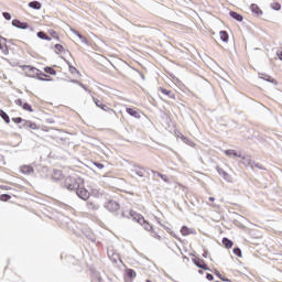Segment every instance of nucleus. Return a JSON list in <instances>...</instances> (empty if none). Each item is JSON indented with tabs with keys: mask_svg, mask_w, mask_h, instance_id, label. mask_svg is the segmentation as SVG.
I'll return each instance as SVG.
<instances>
[{
	"mask_svg": "<svg viewBox=\"0 0 282 282\" xmlns=\"http://www.w3.org/2000/svg\"><path fill=\"white\" fill-rule=\"evenodd\" d=\"M12 122H14L15 124H21V122H25V120H23V118L21 117H15L12 118Z\"/></svg>",
	"mask_w": 282,
	"mask_h": 282,
	"instance_id": "obj_36",
	"label": "nucleus"
},
{
	"mask_svg": "<svg viewBox=\"0 0 282 282\" xmlns=\"http://www.w3.org/2000/svg\"><path fill=\"white\" fill-rule=\"evenodd\" d=\"M121 217H124V212L121 213Z\"/></svg>",
	"mask_w": 282,
	"mask_h": 282,
	"instance_id": "obj_56",
	"label": "nucleus"
},
{
	"mask_svg": "<svg viewBox=\"0 0 282 282\" xmlns=\"http://www.w3.org/2000/svg\"><path fill=\"white\" fill-rule=\"evenodd\" d=\"M12 25L13 28H18V30H28V28H30L28 22H21L19 19L12 20Z\"/></svg>",
	"mask_w": 282,
	"mask_h": 282,
	"instance_id": "obj_8",
	"label": "nucleus"
},
{
	"mask_svg": "<svg viewBox=\"0 0 282 282\" xmlns=\"http://www.w3.org/2000/svg\"><path fill=\"white\" fill-rule=\"evenodd\" d=\"M37 39H41L42 41H52V37L47 35V33L40 31L36 33Z\"/></svg>",
	"mask_w": 282,
	"mask_h": 282,
	"instance_id": "obj_18",
	"label": "nucleus"
},
{
	"mask_svg": "<svg viewBox=\"0 0 282 282\" xmlns=\"http://www.w3.org/2000/svg\"><path fill=\"white\" fill-rule=\"evenodd\" d=\"M276 56H278V58H279L280 61H282V51H278V52H276Z\"/></svg>",
	"mask_w": 282,
	"mask_h": 282,
	"instance_id": "obj_47",
	"label": "nucleus"
},
{
	"mask_svg": "<svg viewBox=\"0 0 282 282\" xmlns=\"http://www.w3.org/2000/svg\"><path fill=\"white\" fill-rule=\"evenodd\" d=\"M1 202H9V199H12V196H10L9 194H2L0 196Z\"/></svg>",
	"mask_w": 282,
	"mask_h": 282,
	"instance_id": "obj_35",
	"label": "nucleus"
},
{
	"mask_svg": "<svg viewBox=\"0 0 282 282\" xmlns=\"http://www.w3.org/2000/svg\"><path fill=\"white\" fill-rule=\"evenodd\" d=\"M64 188H67V191H76L78 186H80V183H78V180L73 176H67L63 182Z\"/></svg>",
	"mask_w": 282,
	"mask_h": 282,
	"instance_id": "obj_1",
	"label": "nucleus"
},
{
	"mask_svg": "<svg viewBox=\"0 0 282 282\" xmlns=\"http://www.w3.org/2000/svg\"><path fill=\"white\" fill-rule=\"evenodd\" d=\"M150 173L153 174V177H161V180H163V182H165L166 184H169V176L160 173V172H155L153 170H150Z\"/></svg>",
	"mask_w": 282,
	"mask_h": 282,
	"instance_id": "obj_16",
	"label": "nucleus"
},
{
	"mask_svg": "<svg viewBox=\"0 0 282 282\" xmlns=\"http://www.w3.org/2000/svg\"><path fill=\"white\" fill-rule=\"evenodd\" d=\"M25 124H29V129H33V131H36V129H39V127L36 126V123L32 122V121H24Z\"/></svg>",
	"mask_w": 282,
	"mask_h": 282,
	"instance_id": "obj_32",
	"label": "nucleus"
},
{
	"mask_svg": "<svg viewBox=\"0 0 282 282\" xmlns=\"http://www.w3.org/2000/svg\"><path fill=\"white\" fill-rule=\"evenodd\" d=\"M181 140H183V142H188V138H186L184 135L181 137Z\"/></svg>",
	"mask_w": 282,
	"mask_h": 282,
	"instance_id": "obj_48",
	"label": "nucleus"
},
{
	"mask_svg": "<svg viewBox=\"0 0 282 282\" xmlns=\"http://www.w3.org/2000/svg\"><path fill=\"white\" fill-rule=\"evenodd\" d=\"M15 105H18V107H23V105L25 104V102H23V100H21V99H15Z\"/></svg>",
	"mask_w": 282,
	"mask_h": 282,
	"instance_id": "obj_41",
	"label": "nucleus"
},
{
	"mask_svg": "<svg viewBox=\"0 0 282 282\" xmlns=\"http://www.w3.org/2000/svg\"><path fill=\"white\" fill-rule=\"evenodd\" d=\"M93 100L96 105V107H98L99 109H102V111H107L108 113H116L115 109L109 108L107 105L102 104V101H100L98 98L93 97Z\"/></svg>",
	"mask_w": 282,
	"mask_h": 282,
	"instance_id": "obj_5",
	"label": "nucleus"
},
{
	"mask_svg": "<svg viewBox=\"0 0 282 282\" xmlns=\"http://www.w3.org/2000/svg\"><path fill=\"white\" fill-rule=\"evenodd\" d=\"M223 245L225 246V248L230 249V248H232L234 242H232V240H230L228 238H223Z\"/></svg>",
	"mask_w": 282,
	"mask_h": 282,
	"instance_id": "obj_24",
	"label": "nucleus"
},
{
	"mask_svg": "<svg viewBox=\"0 0 282 282\" xmlns=\"http://www.w3.org/2000/svg\"><path fill=\"white\" fill-rule=\"evenodd\" d=\"M209 202H215V197H209Z\"/></svg>",
	"mask_w": 282,
	"mask_h": 282,
	"instance_id": "obj_53",
	"label": "nucleus"
},
{
	"mask_svg": "<svg viewBox=\"0 0 282 282\" xmlns=\"http://www.w3.org/2000/svg\"><path fill=\"white\" fill-rule=\"evenodd\" d=\"M263 80H265L267 83H271L272 85H279V83L275 82V79L272 78L270 75H267V77L263 78Z\"/></svg>",
	"mask_w": 282,
	"mask_h": 282,
	"instance_id": "obj_31",
	"label": "nucleus"
},
{
	"mask_svg": "<svg viewBox=\"0 0 282 282\" xmlns=\"http://www.w3.org/2000/svg\"><path fill=\"white\" fill-rule=\"evenodd\" d=\"M145 282H151V280H147Z\"/></svg>",
	"mask_w": 282,
	"mask_h": 282,
	"instance_id": "obj_57",
	"label": "nucleus"
},
{
	"mask_svg": "<svg viewBox=\"0 0 282 282\" xmlns=\"http://www.w3.org/2000/svg\"><path fill=\"white\" fill-rule=\"evenodd\" d=\"M234 254H236V257L241 258L242 257L241 249L239 247L234 248Z\"/></svg>",
	"mask_w": 282,
	"mask_h": 282,
	"instance_id": "obj_38",
	"label": "nucleus"
},
{
	"mask_svg": "<svg viewBox=\"0 0 282 282\" xmlns=\"http://www.w3.org/2000/svg\"><path fill=\"white\" fill-rule=\"evenodd\" d=\"M0 50L1 52L4 54V56H8L10 54V51L8 50V45H6V43H8V39L6 37H0Z\"/></svg>",
	"mask_w": 282,
	"mask_h": 282,
	"instance_id": "obj_10",
	"label": "nucleus"
},
{
	"mask_svg": "<svg viewBox=\"0 0 282 282\" xmlns=\"http://www.w3.org/2000/svg\"><path fill=\"white\" fill-rule=\"evenodd\" d=\"M55 50H57V52H62L63 51V45L61 44H55Z\"/></svg>",
	"mask_w": 282,
	"mask_h": 282,
	"instance_id": "obj_44",
	"label": "nucleus"
},
{
	"mask_svg": "<svg viewBox=\"0 0 282 282\" xmlns=\"http://www.w3.org/2000/svg\"><path fill=\"white\" fill-rule=\"evenodd\" d=\"M229 17H231V19H235V21H238V23H241V21H243V15L239 14L236 11H230Z\"/></svg>",
	"mask_w": 282,
	"mask_h": 282,
	"instance_id": "obj_17",
	"label": "nucleus"
},
{
	"mask_svg": "<svg viewBox=\"0 0 282 282\" xmlns=\"http://www.w3.org/2000/svg\"><path fill=\"white\" fill-rule=\"evenodd\" d=\"M29 8H32L33 10H41L42 4L39 1H31L29 2Z\"/></svg>",
	"mask_w": 282,
	"mask_h": 282,
	"instance_id": "obj_22",
	"label": "nucleus"
},
{
	"mask_svg": "<svg viewBox=\"0 0 282 282\" xmlns=\"http://www.w3.org/2000/svg\"><path fill=\"white\" fill-rule=\"evenodd\" d=\"M206 279H207V281H214L215 276L213 274H210V273H207L206 274Z\"/></svg>",
	"mask_w": 282,
	"mask_h": 282,
	"instance_id": "obj_43",
	"label": "nucleus"
},
{
	"mask_svg": "<svg viewBox=\"0 0 282 282\" xmlns=\"http://www.w3.org/2000/svg\"><path fill=\"white\" fill-rule=\"evenodd\" d=\"M242 160V164H245V166H252V160H250V158L247 156H240Z\"/></svg>",
	"mask_w": 282,
	"mask_h": 282,
	"instance_id": "obj_27",
	"label": "nucleus"
},
{
	"mask_svg": "<svg viewBox=\"0 0 282 282\" xmlns=\"http://www.w3.org/2000/svg\"><path fill=\"white\" fill-rule=\"evenodd\" d=\"M94 164L99 170L105 169V165L102 163H100V162H95Z\"/></svg>",
	"mask_w": 282,
	"mask_h": 282,
	"instance_id": "obj_42",
	"label": "nucleus"
},
{
	"mask_svg": "<svg viewBox=\"0 0 282 282\" xmlns=\"http://www.w3.org/2000/svg\"><path fill=\"white\" fill-rule=\"evenodd\" d=\"M0 118L7 123L10 124V116H8V112L0 109Z\"/></svg>",
	"mask_w": 282,
	"mask_h": 282,
	"instance_id": "obj_23",
	"label": "nucleus"
},
{
	"mask_svg": "<svg viewBox=\"0 0 282 282\" xmlns=\"http://www.w3.org/2000/svg\"><path fill=\"white\" fill-rule=\"evenodd\" d=\"M130 216L133 217V219H135L138 224L143 226L144 230H148V231L153 230V226H151V224H149V221H147V219H144L142 215L137 214L134 212H130Z\"/></svg>",
	"mask_w": 282,
	"mask_h": 282,
	"instance_id": "obj_2",
	"label": "nucleus"
},
{
	"mask_svg": "<svg viewBox=\"0 0 282 282\" xmlns=\"http://www.w3.org/2000/svg\"><path fill=\"white\" fill-rule=\"evenodd\" d=\"M82 43H85L86 45H89V41H87L85 37L82 40Z\"/></svg>",
	"mask_w": 282,
	"mask_h": 282,
	"instance_id": "obj_49",
	"label": "nucleus"
},
{
	"mask_svg": "<svg viewBox=\"0 0 282 282\" xmlns=\"http://www.w3.org/2000/svg\"><path fill=\"white\" fill-rule=\"evenodd\" d=\"M2 17L6 19V21H10L12 19V14H10V12H3Z\"/></svg>",
	"mask_w": 282,
	"mask_h": 282,
	"instance_id": "obj_39",
	"label": "nucleus"
},
{
	"mask_svg": "<svg viewBox=\"0 0 282 282\" xmlns=\"http://www.w3.org/2000/svg\"><path fill=\"white\" fill-rule=\"evenodd\" d=\"M251 169H259L260 171H265V167L262 164L254 161H252L251 163Z\"/></svg>",
	"mask_w": 282,
	"mask_h": 282,
	"instance_id": "obj_29",
	"label": "nucleus"
},
{
	"mask_svg": "<svg viewBox=\"0 0 282 282\" xmlns=\"http://www.w3.org/2000/svg\"><path fill=\"white\" fill-rule=\"evenodd\" d=\"M161 91H162V94H164L169 98H175V94H173L171 90H169L166 88H161Z\"/></svg>",
	"mask_w": 282,
	"mask_h": 282,
	"instance_id": "obj_28",
	"label": "nucleus"
},
{
	"mask_svg": "<svg viewBox=\"0 0 282 282\" xmlns=\"http://www.w3.org/2000/svg\"><path fill=\"white\" fill-rule=\"evenodd\" d=\"M217 171H218L219 175H221V177H224V180L226 182H232V177L229 175L228 172L224 171V169L217 167Z\"/></svg>",
	"mask_w": 282,
	"mask_h": 282,
	"instance_id": "obj_12",
	"label": "nucleus"
},
{
	"mask_svg": "<svg viewBox=\"0 0 282 282\" xmlns=\"http://www.w3.org/2000/svg\"><path fill=\"white\" fill-rule=\"evenodd\" d=\"M141 78L142 80H145L144 74H141Z\"/></svg>",
	"mask_w": 282,
	"mask_h": 282,
	"instance_id": "obj_54",
	"label": "nucleus"
},
{
	"mask_svg": "<svg viewBox=\"0 0 282 282\" xmlns=\"http://www.w3.org/2000/svg\"><path fill=\"white\" fill-rule=\"evenodd\" d=\"M23 70L24 72H31V74H36V76H45V77H47V75L44 74L43 72L39 70V68L30 66V65L23 66Z\"/></svg>",
	"mask_w": 282,
	"mask_h": 282,
	"instance_id": "obj_7",
	"label": "nucleus"
},
{
	"mask_svg": "<svg viewBox=\"0 0 282 282\" xmlns=\"http://www.w3.org/2000/svg\"><path fill=\"white\" fill-rule=\"evenodd\" d=\"M250 10L253 14H256V17H263V10H261L258 4L252 3L250 6Z\"/></svg>",
	"mask_w": 282,
	"mask_h": 282,
	"instance_id": "obj_11",
	"label": "nucleus"
},
{
	"mask_svg": "<svg viewBox=\"0 0 282 282\" xmlns=\"http://www.w3.org/2000/svg\"><path fill=\"white\" fill-rule=\"evenodd\" d=\"M70 83H74L75 85H78L80 83L78 79H72Z\"/></svg>",
	"mask_w": 282,
	"mask_h": 282,
	"instance_id": "obj_50",
	"label": "nucleus"
},
{
	"mask_svg": "<svg viewBox=\"0 0 282 282\" xmlns=\"http://www.w3.org/2000/svg\"><path fill=\"white\" fill-rule=\"evenodd\" d=\"M75 192L77 197H79V199H84V202H87V199L89 198V191H87V188L85 187H80V185Z\"/></svg>",
	"mask_w": 282,
	"mask_h": 282,
	"instance_id": "obj_6",
	"label": "nucleus"
},
{
	"mask_svg": "<svg viewBox=\"0 0 282 282\" xmlns=\"http://www.w3.org/2000/svg\"><path fill=\"white\" fill-rule=\"evenodd\" d=\"M271 8H272V10H275L276 12H279V10H281V3L273 2V3H271Z\"/></svg>",
	"mask_w": 282,
	"mask_h": 282,
	"instance_id": "obj_34",
	"label": "nucleus"
},
{
	"mask_svg": "<svg viewBox=\"0 0 282 282\" xmlns=\"http://www.w3.org/2000/svg\"><path fill=\"white\" fill-rule=\"evenodd\" d=\"M79 87H82V89H85V91H89V89H87V86H85L83 83H78Z\"/></svg>",
	"mask_w": 282,
	"mask_h": 282,
	"instance_id": "obj_46",
	"label": "nucleus"
},
{
	"mask_svg": "<svg viewBox=\"0 0 282 282\" xmlns=\"http://www.w3.org/2000/svg\"><path fill=\"white\" fill-rule=\"evenodd\" d=\"M67 65L69 67L70 74H78V69L76 67L72 66V64H69V62H67Z\"/></svg>",
	"mask_w": 282,
	"mask_h": 282,
	"instance_id": "obj_37",
	"label": "nucleus"
},
{
	"mask_svg": "<svg viewBox=\"0 0 282 282\" xmlns=\"http://www.w3.org/2000/svg\"><path fill=\"white\" fill-rule=\"evenodd\" d=\"M37 80H47V79H45L43 77H37Z\"/></svg>",
	"mask_w": 282,
	"mask_h": 282,
	"instance_id": "obj_52",
	"label": "nucleus"
},
{
	"mask_svg": "<svg viewBox=\"0 0 282 282\" xmlns=\"http://www.w3.org/2000/svg\"><path fill=\"white\" fill-rule=\"evenodd\" d=\"M76 34V36H78V39H80V41H83L85 39V36H83V34H79L78 31L74 32Z\"/></svg>",
	"mask_w": 282,
	"mask_h": 282,
	"instance_id": "obj_45",
	"label": "nucleus"
},
{
	"mask_svg": "<svg viewBox=\"0 0 282 282\" xmlns=\"http://www.w3.org/2000/svg\"><path fill=\"white\" fill-rule=\"evenodd\" d=\"M131 172L134 173V175H138V177H147V175L151 174V170L138 165H133Z\"/></svg>",
	"mask_w": 282,
	"mask_h": 282,
	"instance_id": "obj_3",
	"label": "nucleus"
},
{
	"mask_svg": "<svg viewBox=\"0 0 282 282\" xmlns=\"http://www.w3.org/2000/svg\"><path fill=\"white\" fill-rule=\"evenodd\" d=\"M86 206H87L88 210H98V208H100V205H98L91 200H88L86 203Z\"/></svg>",
	"mask_w": 282,
	"mask_h": 282,
	"instance_id": "obj_20",
	"label": "nucleus"
},
{
	"mask_svg": "<svg viewBox=\"0 0 282 282\" xmlns=\"http://www.w3.org/2000/svg\"><path fill=\"white\" fill-rule=\"evenodd\" d=\"M51 177L55 182H59V180L63 178V171H61V170H53V173H52Z\"/></svg>",
	"mask_w": 282,
	"mask_h": 282,
	"instance_id": "obj_14",
	"label": "nucleus"
},
{
	"mask_svg": "<svg viewBox=\"0 0 282 282\" xmlns=\"http://www.w3.org/2000/svg\"><path fill=\"white\" fill-rule=\"evenodd\" d=\"M44 72H45V74H50L51 76H56V69H54L51 66L44 67Z\"/></svg>",
	"mask_w": 282,
	"mask_h": 282,
	"instance_id": "obj_26",
	"label": "nucleus"
},
{
	"mask_svg": "<svg viewBox=\"0 0 282 282\" xmlns=\"http://www.w3.org/2000/svg\"><path fill=\"white\" fill-rule=\"evenodd\" d=\"M224 153L228 158H241V154H238L235 150H225Z\"/></svg>",
	"mask_w": 282,
	"mask_h": 282,
	"instance_id": "obj_19",
	"label": "nucleus"
},
{
	"mask_svg": "<svg viewBox=\"0 0 282 282\" xmlns=\"http://www.w3.org/2000/svg\"><path fill=\"white\" fill-rule=\"evenodd\" d=\"M203 257H205V259H206L208 256H207V253L205 252V253L203 254Z\"/></svg>",
	"mask_w": 282,
	"mask_h": 282,
	"instance_id": "obj_55",
	"label": "nucleus"
},
{
	"mask_svg": "<svg viewBox=\"0 0 282 282\" xmlns=\"http://www.w3.org/2000/svg\"><path fill=\"white\" fill-rule=\"evenodd\" d=\"M194 264L196 268H199L200 270H210L208 268V264H206V262L199 258H195L194 260Z\"/></svg>",
	"mask_w": 282,
	"mask_h": 282,
	"instance_id": "obj_9",
	"label": "nucleus"
},
{
	"mask_svg": "<svg viewBox=\"0 0 282 282\" xmlns=\"http://www.w3.org/2000/svg\"><path fill=\"white\" fill-rule=\"evenodd\" d=\"M191 232H193L192 229L188 228V227H186V226H183L182 229H181V234H182L184 237L191 235Z\"/></svg>",
	"mask_w": 282,
	"mask_h": 282,
	"instance_id": "obj_30",
	"label": "nucleus"
},
{
	"mask_svg": "<svg viewBox=\"0 0 282 282\" xmlns=\"http://www.w3.org/2000/svg\"><path fill=\"white\" fill-rule=\"evenodd\" d=\"M22 109H24V111H30L31 113L32 111H34V109H32V106L28 102L23 104Z\"/></svg>",
	"mask_w": 282,
	"mask_h": 282,
	"instance_id": "obj_33",
	"label": "nucleus"
},
{
	"mask_svg": "<svg viewBox=\"0 0 282 282\" xmlns=\"http://www.w3.org/2000/svg\"><path fill=\"white\" fill-rule=\"evenodd\" d=\"M22 127H25L26 129L30 127V123H25V122H23L22 123Z\"/></svg>",
	"mask_w": 282,
	"mask_h": 282,
	"instance_id": "obj_51",
	"label": "nucleus"
},
{
	"mask_svg": "<svg viewBox=\"0 0 282 282\" xmlns=\"http://www.w3.org/2000/svg\"><path fill=\"white\" fill-rule=\"evenodd\" d=\"M104 208L109 213H118L120 210V204L116 200H107L104 205Z\"/></svg>",
	"mask_w": 282,
	"mask_h": 282,
	"instance_id": "obj_4",
	"label": "nucleus"
},
{
	"mask_svg": "<svg viewBox=\"0 0 282 282\" xmlns=\"http://www.w3.org/2000/svg\"><path fill=\"white\" fill-rule=\"evenodd\" d=\"M127 113H129V116H131L132 118H137V120H140L141 118L140 111H138V109L135 108H127Z\"/></svg>",
	"mask_w": 282,
	"mask_h": 282,
	"instance_id": "obj_13",
	"label": "nucleus"
},
{
	"mask_svg": "<svg viewBox=\"0 0 282 282\" xmlns=\"http://www.w3.org/2000/svg\"><path fill=\"white\" fill-rule=\"evenodd\" d=\"M21 173H23V175H30V173H34V167L30 166V165H22L20 167Z\"/></svg>",
	"mask_w": 282,
	"mask_h": 282,
	"instance_id": "obj_15",
	"label": "nucleus"
},
{
	"mask_svg": "<svg viewBox=\"0 0 282 282\" xmlns=\"http://www.w3.org/2000/svg\"><path fill=\"white\" fill-rule=\"evenodd\" d=\"M219 34H220V41H223L224 43H228V39H229L228 32L220 31Z\"/></svg>",
	"mask_w": 282,
	"mask_h": 282,
	"instance_id": "obj_25",
	"label": "nucleus"
},
{
	"mask_svg": "<svg viewBox=\"0 0 282 282\" xmlns=\"http://www.w3.org/2000/svg\"><path fill=\"white\" fill-rule=\"evenodd\" d=\"M48 34H51V36H53V39H58V34L54 30L48 31Z\"/></svg>",
	"mask_w": 282,
	"mask_h": 282,
	"instance_id": "obj_40",
	"label": "nucleus"
},
{
	"mask_svg": "<svg viewBox=\"0 0 282 282\" xmlns=\"http://www.w3.org/2000/svg\"><path fill=\"white\" fill-rule=\"evenodd\" d=\"M126 276H128V279H135L138 276V273H135V270L133 269H127Z\"/></svg>",
	"mask_w": 282,
	"mask_h": 282,
	"instance_id": "obj_21",
	"label": "nucleus"
}]
</instances>
